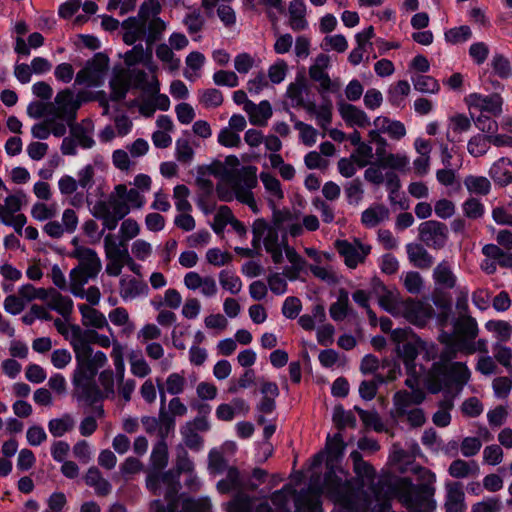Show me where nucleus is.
<instances>
[{
  "label": "nucleus",
  "instance_id": "nucleus-52",
  "mask_svg": "<svg viewBox=\"0 0 512 512\" xmlns=\"http://www.w3.org/2000/svg\"><path fill=\"white\" fill-rule=\"evenodd\" d=\"M411 91L410 84L406 80H400L391 85L387 92L388 101L393 106H401Z\"/></svg>",
  "mask_w": 512,
  "mask_h": 512
},
{
  "label": "nucleus",
  "instance_id": "nucleus-47",
  "mask_svg": "<svg viewBox=\"0 0 512 512\" xmlns=\"http://www.w3.org/2000/svg\"><path fill=\"white\" fill-rule=\"evenodd\" d=\"M85 483L93 487L95 493L98 495H107L111 491V484L103 478L101 472L96 467H91L88 469L85 475Z\"/></svg>",
  "mask_w": 512,
  "mask_h": 512
},
{
  "label": "nucleus",
  "instance_id": "nucleus-3",
  "mask_svg": "<svg viewBox=\"0 0 512 512\" xmlns=\"http://www.w3.org/2000/svg\"><path fill=\"white\" fill-rule=\"evenodd\" d=\"M257 183V167L240 166L238 157L230 155L225 158L221 180L216 186V195L224 202L237 200L258 213L259 208L252 191Z\"/></svg>",
  "mask_w": 512,
  "mask_h": 512
},
{
  "label": "nucleus",
  "instance_id": "nucleus-32",
  "mask_svg": "<svg viewBox=\"0 0 512 512\" xmlns=\"http://www.w3.org/2000/svg\"><path fill=\"white\" fill-rule=\"evenodd\" d=\"M421 453L420 447L416 441H411L409 451L404 450L399 445L395 444L389 455V461L398 466V469L404 471L405 466Z\"/></svg>",
  "mask_w": 512,
  "mask_h": 512
},
{
  "label": "nucleus",
  "instance_id": "nucleus-46",
  "mask_svg": "<svg viewBox=\"0 0 512 512\" xmlns=\"http://www.w3.org/2000/svg\"><path fill=\"white\" fill-rule=\"evenodd\" d=\"M389 216L388 209L383 205H373L362 212L361 222L368 228H373L386 220Z\"/></svg>",
  "mask_w": 512,
  "mask_h": 512
},
{
  "label": "nucleus",
  "instance_id": "nucleus-10",
  "mask_svg": "<svg viewBox=\"0 0 512 512\" xmlns=\"http://www.w3.org/2000/svg\"><path fill=\"white\" fill-rule=\"evenodd\" d=\"M330 66V57L327 54H319L309 68L310 78L319 84V93L325 96L329 93L339 92L341 85L337 80H331L327 70Z\"/></svg>",
  "mask_w": 512,
  "mask_h": 512
},
{
  "label": "nucleus",
  "instance_id": "nucleus-62",
  "mask_svg": "<svg viewBox=\"0 0 512 512\" xmlns=\"http://www.w3.org/2000/svg\"><path fill=\"white\" fill-rule=\"evenodd\" d=\"M494 358L512 375V348L497 342L493 345Z\"/></svg>",
  "mask_w": 512,
  "mask_h": 512
},
{
  "label": "nucleus",
  "instance_id": "nucleus-14",
  "mask_svg": "<svg viewBox=\"0 0 512 512\" xmlns=\"http://www.w3.org/2000/svg\"><path fill=\"white\" fill-rule=\"evenodd\" d=\"M335 247L339 254L344 258V262L350 269H355L360 263L364 262L370 253L371 247L361 243L359 240H337Z\"/></svg>",
  "mask_w": 512,
  "mask_h": 512
},
{
  "label": "nucleus",
  "instance_id": "nucleus-39",
  "mask_svg": "<svg viewBox=\"0 0 512 512\" xmlns=\"http://www.w3.org/2000/svg\"><path fill=\"white\" fill-rule=\"evenodd\" d=\"M409 261L417 268L428 269L433 264V257L420 244L409 243L406 245Z\"/></svg>",
  "mask_w": 512,
  "mask_h": 512
},
{
  "label": "nucleus",
  "instance_id": "nucleus-60",
  "mask_svg": "<svg viewBox=\"0 0 512 512\" xmlns=\"http://www.w3.org/2000/svg\"><path fill=\"white\" fill-rule=\"evenodd\" d=\"M288 64L284 59H277L272 63L267 70V77L269 82L273 85L281 84L288 74Z\"/></svg>",
  "mask_w": 512,
  "mask_h": 512
},
{
  "label": "nucleus",
  "instance_id": "nucleus-55",
  "mask_svg": "<svg viewBox=\"0 0 512 512\" xmlns=\"http://www.w3.org/2000/svg\"><path fill=\"white\" fill-rule=\"evenodd\" d=\"M376 152L383 165L391 169L403 171L409 165V157L405 153L384 154L380 151V148H377Z\"/></svg>",
  "mask_w": 512,
  "mask_h": 512
},
{
  "label": "nucleus",
  "instance_id": "nucleus-43",
  "mask_svg": "<svg viewBox=\"0 0 512 512\" xmlns=\"http://www.w3.org/2000/svg\"><path fill=\"white\" fill-rule=\"evenodd\" d=\"M168 446L165 439H160L154 446L150 455L149 471H162L168 465Z\"/></svg>",
  "mask_w": 512,
  "mask_h": 512
},
{
  "label": "nucleus",
  "instance_id": "nucleus-6",
  "mask_svg": "<svg viewBox=\"0 0 512 512\" xmlns=\"http://www.w3.org/2000/svg\"><path fill=\"white\" fill-rule=\"evenodd\" d=\"M449 360L442 359L432 365V368L425 380L427 390L436 394L442 390L448 389L450 382L453 383L458 391L469 382L471 371L465 363L453 362L447 364Z\"/></svg>",
  "mask_w": 512,
  "mask_h": 512
},
{
  "label": "nucleus",
  "instance_id": "nucleus-23",
  "mask_svg": "<svg viewBox=\"0 0 512 512\" xmlns=\"http://www.w3.org/2000/svg\"><path fill=\"white\" fill-rule=\"evenodd\" d=\"M141 422L147 433L153 434L158 432L161 439H165L175 426V420L163 409H160L158 418L145 416Z\"/></svg>",
  "mask_w": 512,
  "mask_h": 512
},
{
  "label": "nucleus",
  "instance_id": "nucleus-44",
  "mask_svg": "<svg viewBox=\"0 0 512 512\" xmlns=\"http://www.w3.org/2000/svg\"><path fill=\"white\" fill-rule=\"evenodd\" d=\"M296 512H322L319 493L305 491L295 501Z\"/></svg>",
  "mask_w": 512,
  "mask_h": 512
},
{
  "label": "nucleus",
  "instance_id": "nucleus-59",
  "mask_svg": "<svg viewBox=\"0 0 512 512\" xmlns=\"http://www.w3.org/2000/svg\"><path fill=\"white\" fill-rule=\"evenodd\" d=\"M145 352H146V355L151 360H161L159 363V367L162 372H165L171 368L172 356L170 357V359H168V358L163 359L165 351H164L163 346L160 343H158V342L148 343L145 347Z\"/></svg>",
  "mask_w": 512,
  "mask_h": 512
},
{
  "label": "nucleus",
  "instance_id": "nucleus-4",
  "mask_svg": "<svg viewBox=\"0 0 512 512\" xmlns=\"http://www.w3.org/2000/svg\"><path fill=\"white\" fill-rule=\"evenodd\" d=\"M283 214H274L273 224H269L266 220L259 218L256 219L252 225L253 233V246L259 247L260 243H263L267 253L271 255V258L275 264H281L283 262V253L291 266L286 268L285 275L289 280H296L305 266L304 258L297 253V251L287 244L286 237L283 236L279 239V231L281 227L280 217Z\"/></svg>",
  "mask_w": 512,
  "mask_h": 512
},
{
  "label": "nucleus",
  "instance_id": "nucleus-37",
  "mask_svg": "<svg viewBox=\"0 0 512 512\" xmlns=\"http://www.w3.org/2000/svg\"><path fill=\"white\" fill-rule=\"evenodd\" d=\"M260 180L264 186L267 200L269 204L274 208L276 204L284 197L281 183L275 176L267 172H262L260 174Z\"/></svg>",
  "mask_w": 512,
  "mask_h": 512
},
{
  "label": "nucleus",
  "instance_id": "nucleus-13",
  "mask_svg": "<svg viewBox=\"0 0 512 512\" xmlns=\"http://www.w3.org/2000/svg\"><path fill=\"white\" fill-rule=\"evenodd\" d=\"M484 259L481 261L480 268L488 275L497 271V266L503 268H512V253L506 252L496 244H486L482 247Z\"/></svg>",
  "mask_w": 512,
  "mask_h": 512
},
{
  "label": "nucleus",
  "instance_id": "nucleus-24",
  "mask_svg": "<svg viewBox=\"0 0 512 512\" xmlns=\"http://www.w3.org/2000/svg\"><path fill=\"white\" fill-rule=\"evenodd\" d=\"M432 278L436 287L441 289H454L457 285V275L454 272V263L444 259L433 270Z\"/></svg>",
  "mask_w": 512,
  "mask_h": 512
},
{
  "label": "nucleus",
  "instance_id": "nucleus-25",
  "mask_svg": "<svg viewBox=\"0 0 512 512\" xmlns=\"http://www.w3.org/2000/svg\"><path fill=\"white\" fill-rule=\"evenodd\" d=\"M147 284L140 279L126 275L120 279L119 293L124 301H131L148 294Z\"/></svg>",
  "mask_w": 512,
  "mask_h": 512
},
{
  "label": "nucleus",
  "instance_id": "nucleus-42",
  "mask_svg": "<svg viewBox=\"0 0 512 512\" xmlns=\"http://www.w3.org/2000/svg\"><path fill=\"white\" fill-rule=\"evenodd\" d=\"M205 62L206 58L203 53L199 51L190 52L185 59L186 68L184 70V77L189 81L198 79Z\"/></svg>",
  "mask_w": 512,
  "mask_h": 512
},
{
  "label": "nucleus",
  "instance_id": "nucleus-12",
  "mask_svg": "<svg viewBox=\"0 0 512 512\" xmlns=\"http://www.w3.org/2000/svg\"><path fill=\"white\" fill-rule=\"evenodd\" d=\"M82 104L81 93L75 94L70 89H64L54 98L53 113L56 117L65 120L68 125L75 119L76 112Z\"/></svg>",
  "mask_w": 512,
  "mask_h": 512
},
{
  "label": "nucleus",
  "instance_id": "nucleus-28",
  "mask_svg": "<svg viewBox=\"0 0 512 512\" xmlns=\"http://www.w3.org/2000/svg\"><path fill=\"white\" fill-rule=\"evenodd\" d=\"M338 110L344 122L350 127L366 128L370 124V119L365 111L352 104H339Z\"/></svg>",
  "mask_w": 512,
  "mask_h": 512
},
{
  "label": "nucleus",
  "instance_id": "nucleus-15",
  "mask_svg": "<svg viewBox=\"0 0 512 512\" xmlns=\"http://www.w3.org/2000/svg\"><path fill=\"white\" fill-rule=\"evenodd\" d=\"M419 238L427 246L441 249L448 240V229L444 223L428 220L419 225Z\"/></svg>",
  "mask_w": 512,
  "mask_h": 512
},
{
  "label": "nucleus",
  "instance_id": "nucleus-19",
  "mask_svg": "<svg viewBox=\"0 0 512 512\" xmlns=\"http://www.w3.org/2000/svg\"><path fill=\"white\" fill-rule=\"evenodd\" d=\"M110 199L115 205H126L129 212L131 209H142L146 204V197L141 191L135 188L128 189L125 184L116 185Z\"/></svg>",
  "mask_w": 512,
  "mask_h": 512
},
{
  "label": "nucleus",
  "instance_id": "nucleus-58",
  "mask_svg": "<svg viewBox=\"0 0 512 512\" xmlns=\"http://www.w3.org/2000/svg\"><path fill=\"white\" fill-rule=\"evenodd\" d=\"M241 486V479L239 471L230 467L227 470L226 477L217 483V490L219 493L227 494L232 491H236Z\"/></svg>",
  "mask_w": 512,
  "mask_h": 512
},
{
  "label": "nucleus",
  "instance_id": "nucleus-18",
  "mask_svg": "<svg viewBox=\"0 0 512 512\" xmlns=\"http://www.w3.org/2000/svg\"><path fill=\"white\" fill-rule=\"evenodd\" d=\"M465 101L470 110L479 111L481 114L489 113L497 116L502 112L503 99L499 94L471 93L465 98Z\"/></svg>",
  "mask_w": 512,
  "mask_h": 512
},
{
  "label": "nucleus",
  "instance_id": "nucleus-51",
  "mask_svg": "<svg viewBox=\"0 0 512 512\" xmlns=\"http://www.w3.org/2000/svg\"><path fill=\"white\" fill-rule=\"evenodd\" d=\"M487 331L493 333L500 343L508 342L512 336V325L504 320H489L485 323Z\"/></svg>",
  "mask_w": 512,
  "mask_h": 512
},
{
  "label": "nucleus",
  "instance_id": "nucleus-35",
  "mask_svg": "<svg viewBox=\"0 0 512 512\" xmlns=\"http://www.w3.org/2000/svg\"><path fill=\"white\" fill-rule=\"evenodd\" d=\"M247 115L249 121L253 125L264 126L271 118L273 111L271 104L267 100L261 101L259 104L254 102L247 104Z\"/></svg>",
  "mask_w": 512,
  "mask_h": 512
},
{
  "label": "nucleus",
  "instance_id": "nucleus-27",
  "mask_svg": "<svg viewBox=\"0 0 512 512\" xmlns=\"http://www.w3.org/2000/svg\"><path fill=\"white\" fill-rule=\"evenodd\" d=\"M123 41L127 45H133L136 41L145 39L147 36V22L141 17H132L126 19L123 24Z\"/></svg>",
  "mask_w": 512,
  "mask_h": 512
},
{
  "label": "nucleus",
  "instance_id": "nucleus-53",
  "mask_svg": "<svg viewBox=\"0 0 512 512\" xmlns=\"http://www.w3.org/2000/svg\"><path fill=\"white\" fill-rule=\"evenodd\" d=\"M58 213L56 203L35 202L31 207V216L36 221L44 222L53 219Z\"/></svg>",
  "mask_w": 512,
  "mask_h": 512
},
{
  "label": "nucleus",
  "instance_id": "nucleus-49",
  "mask_svg": "<svg viewBox=\"0 0 512 512\" xmlns=\"http://www.w3.org/2000/svg\"><path fill=\"white\" fill-rule=\"evenodd\" d=\"M218 278L223 290L233 295H237L241 292L243 287L242 280L232 270H221L219 272Z\"/></svg>",
  "mask_w": 512,
  "mask_h": 512
},
{
  "label": "nucleus",
  "instance_id": "nucleus-33",
  "mask_svg": "<svg viewBox=\"0 0 512 512\" xmlns=\"http://www.w3.org/2000/svg\"><path fill=\"white\" fill-rule=\"evenodd\" d=\"M373 125L383 134H387L392 140H401L406 136V127L399 120L378 116L374 119Z\"/></svg>",
  "mask_w": 512,
  "mask_h": 512
},
{
  "label": "nucleus",
  "instance_id": "nucleus-50",
  "mask_svg": "<svg viewBox=\"0 0 512 512\" xmlns=\"http://www.w3.org/2000/svg\"><path fill=\"white\" fill-rule=\"evenodd\" d=\"M464 185L470 194L485 196L491 191V182L487 177L468 175Z\"/></svg>",
  "mask_w": 512,
  "mask_h": 512
},
{
  "label": "nucleus",
  "instance_id": "nucleus-17",
  "mask_svg": "<svg viewBox=\"0 0 512 512\" xmlns=\"http://www.w3.org/2000/svg\"><path fill=\"white\" fill-rule=\"evenodd\" d=\"M96 331L83 330L77 325L70 326L67 338L75 352V358L91 357V344L95 343Z\"/></svg>",
  "mask_w": 512,
  "mask_h": 512
},
{
  "label": "nucleus",
  "instance_id": "nucleus-29",
  "mask_svg": "<svg viewBox=\"0 0 512 512\" xmlns=\"http://www.w3.org/2000/svg\"><path fill=\"white\" fill-rule=\"evenodd\" d=\"M488 174L496 185H509L512 183V161L506 157L499 158L491 165Z\"/></svg>",
  "mask_w": 512,
  "mask_h": 512
},
{
  "label": "nucleus",
  "instance_id": "nucleus-8",
  "mask_svg": "<svg viewBox=\"0 0 512 512\" xmlns=\"http://www.w3.org/2000/svg\"><path fill=\"white\" fill-rule=\"evenodd\" d=\"M25 201L26 196L21 192L8 195L0 204V223L21 233L27 222L26 216L21 213Z\"/></svg>",
  "mask_w": 512,
  "mask_h": 512
},
{
  "label": "nucleus",
  "instance_id": "nucleus-41",
  "mask_svg": "<svg viewBox=\"0 0 512 512\" xmlns=\"http://www.w3.org/2000/svg\"><path fill=\"white\" fill-rule=\"evenodd\" d=\"M421 346L422 342L420 340L408 342L403 344L402 346H398L397 352L405 364L407 373H416V368L418 367L415 364V360L418 356L419 348Z\"/></svg>",
  "mask_w": 512,
  "mask_h": 512
},
{
  "label": "nucleus",
  "instance_id": "nucleus-56",
  "mask_svg": "<svg viewBox=\"0 0 512 512\" xmlns=\"http://www.w3.org/2000/svg\"><path fill=\"white\" fill-rule=\"evenodd\" d=\"M326 319L325 309L321 305H315L310 314H304L299 317V325L307 331L315 328L316 324L323 323Z\"/></svg>",
  "mask_w": 512,
  "mask_h": 512
},
{
  "label": "nucleus",
  "instance_id": "nucleus-54",
  "mask_svg": "<svg viewBox=\"0 0 512 512\" xmlns=\"http://www.w3.org/2000/svg\"><path fill=\"white\" fill-rule=\"evenodd\" d=\"M350 298L345 290H340L337 301L330 306L329 313L334 321H341L349 313Z\"/></svg>",
  "mask_w": 512,
  "mask_h": 512
},
{
  "label": "nucleus",
  "instance_id": "nucleus-34",
  "mask_svg": "<svg viewBox=\"0 0 512 512\" xmlns=\"http://www.w3.org/2000/svg\"><path fill=\"white\" fill-rule=\"evenodd\" d=\"M83 326L93 329L109 328L105 315L88 304H78Z\"/></svg>",
  "mask_w": 512,
  "mask_h": 512
},
{
  "label": "nucleus",
  "instance_id": "nucleus-5",
  "mask_svg": "<svg viewBox=\"0 0 512 512\" xmlns=\"http://www.w3.org/2000/svg\"><path fill=\"white\" fill-rule=\"evenodd\" d=\"M478 333V324L474 318L468 316L458 319L453 332H442L439 335V341L445 346L442 359L452 360L459 352L467 355L476 352L487 353V340H475Z\"/></svg>",
  "mask_w": 512,
  "mask_h": 512
},
{
  "label": "nucleus",
  "instance_id": "nucleus-48",
  "mask_svg": "<svg viewBox=\"0 0 512 512\" xmlns=\"http://www.w3.org/2000/svg\"><path fill=\"white\" fill-rule=\"evenodd\" d=\"M131 373L138 378H145L151 373V367L140 350H132L128 354Z\"/></svg>",
  "mask_w": 512,
  "mask_h": 512
},
{
  "label": "nucleus",
  "instance_id": "nucleus-21",
  "mask_svg": "<svg viewBox=\"0 0 512 512\" xmlns=\"http://www.w3.org/2000/svg\"><path fill=\"white\" fill-rule=\"evenodd\" d=\"M110 204L112 206V212H110L104 204H99L94 206L93 215L102 220L104 229L114 230L119 220L129 214V208L126 205H115L111 199Z\"/></svg>",
  "mask_w": 512,
  "mask_h": 512
},
{
  "label": "nucleus",
  "instance_id": "nucleus-22",
  "mask_svg": "<svg viewBox=\"0 0 512 512\" xmlns=\"http://www.w3.org/2000/svg\"><path fill=\"white\" fill-rule=\"evenodd\" d=\"M345 450V443L340 433H336L333 436L328 435L326 440V447L324 453H319L313 458V466L320 464L324 457L326 458L327 466L332 465L333 462L338 461ZM334 468L333 466L330 467Z\"/></svg>",
  "mask_w": 512,
  "mask_h": 512
},
{
  "label": "nucleus",
  "instance_id": "nucleus-61",
  "mask_svg": "<svg viewBox=\"0 0 512 512\" xmlns=\"http://www.w3.org/2000/svg\"><path fill=\"white\" fill-rule=\"evenodd\" d=\"M97 276H92L88 272L86 273L83 269L76 266L69 273V290L71 293L78 291L85 287V285Z\"/></svg>",
  "mask_w": 512,
  "mask_h": 512
},
{
  "label": "nucleus",
  "instance_id": "nucleus-26",
  "mask_svg": "<svg viewBox=\"0 0 512 512\" xmlns=\"http://www.w3.org/2000/svg\"><path fill=\"white\" fill-rule=\"evenodd\" d=\"M446 512H465V494L462 484L459 482H449L446 484Z\"/></svg>",
  "mask_w": 512,
  "mask_h": 512
},
{
  "label": "nucleus",
  "instance_id": "nucleus-16",
  "mask_svg": "<svg viewBox=\"0 0 512 512\" xmlns=\"http://www.w3.org/2000/svg\"><path fill=\"white\" fill-rule=\"evenodd\" d=\"M184 286L192 292H198L205 298H213L218 293V286L214 277L201 275L196 271H189L183 277Z\"/></svg>",
  "mask_w": 512,
  "mask_h": 512
},
{
  "label": "nucleus",
  "instance_id": "nucleus-30",
  "mask_svg": "<svg viewBox=\"0 0 512 512\" xmlns=\"http://www.w3.org/2000/svg\"><path fill=\"white\" fill-rule=\"evenodd\" d=\"M47 303L49 309L58 312L61 315H67L72 312L73 301L69 296L62 295L53 288H46L42 299Z\"/></svg>",
  "mask_w": 512,
  "mask_h": 512
},
{
  "label": "nucleus",
  "instance_id": "nucleus-63",
  "mask_svg": "<svg viewBox=\"0 0 512 512\" xmlns=\"http://www.w3.org/2000/svg\"><path fill=\"white\" fill-rule=\"evenodd\" d=\"M187 381L184 372H174L167 376L165 382L166 392L170 395H180L184 392Z\"/></svg>",
  "mask_w": 512,
  "mask_h": 512
},
{
  "label": "nucleus",
  "instance_id": "nucleus-45",
  "mask_svg": "<svg viewBox=\"0 0 512 512\" xmlns=\"http://www.w3.org/2000/svg\"><path fill=\"white\" fill-rule=\"evenodd\" d=\"M155 54L157 59L163 64V66L170 72L177 71L181 66V60L174 53L166 43H161L156 46Z\"/></svg>",
  "mask_w": 512,
  "mask_h": 512
},
{
  "label": "nucleus",
  "instance_id": "nucleus-57",
  "mask_svg": "<svg viewBox=\"0 0 512 512\" xmlns=\"http://www.w3.org/2000/svg\"><path fill=\"white\" fill-rule=\"evenodd\" d=\"M75 426L73 417L69 414H64L59 418L51 419L48 423L49 432L54 437H61L67 432H70Z\"/></svg>",
  "mask_w": 512,
  "mask_h": 512
},
{
  "label": "nucleus",
  "instance_id": "nucleus-1",
  "mask_svg": "<svg viewBox=\"0 0 512 512\" xmlns=\"http://www.w3.org/2000/svg\"><path fill=\"white\" fill-rule=\"evenodd\" d=\"M146 488L154 495L164 494L169 502L167 506L161 500H154L150 504L151 512H175V505L172 502L178 490L180 483L178 475L174 471H148L146 477ZM271 500L275 506V512H290L288 493L282 489L275 491ZM211 503L208 498H185L182 501L181 512H210ZM226 512H274L267 503H261L255 511H252V500L244 494L236 495L233 500L225 505Z\"/></svg>",
  "mask_w": 512,
  "mask_h": 512
},
{
  "label": "nucleus",
  "instance_id": "nucleus-7",
  "mask_svg": "<svg viewBox=\"0 0 512 512\" xmlns=\"http://www.w3.org/2000/svg\"><path fill=\"white\" fill-rule=\"evenodd\" d=\"M424 400L425 393L423 390L398 391L393 397L391 415L395 419L405 417L411 427H421L426 422L425 413L423 409L413 406L421 404Z\"/></svg>",
  "mask_w": 512,
  "mask_h": 512
},
{
  "label": "nucleus",
  "instance_id": "nucleus-20",
  "mask_svg": "<svg viewBox=\"0 0 512 512\" xmlns=\"http://www.w3.org/2000/svg\"><path fill=\"white\" fill-rule=\"evenodd\" d=\"M71 256L78 260V267L92 276H98L102 269V262L95 250L78 245L74 248Z\"/></svg>",
  "mask_w": 512,
  "mask_h": 512
},
{
  "label": "nucleus",
  "instance_id": "nucleus-2",
  "mask_svg": "<svg viewBox=\"0 0 512 512\" xmlns=\"http://www.w3.org/2000/svg\"><path fill=\"white\" fill-rule=\"evenodd\" d=\"M357 479H349L348 473L340 467L331 468L325 475L323 492H325L339 508L352 512H366L369 503L362 499L360 489L371 485L375 471L371 465L363 461L360 452L350 454Z\"/></svg>",
  "mask_w": 512,
  "mask_h": 512
},
{
  "label": "nucleus",
  "instance_id": "nucleus-9",
  "mask_svg": "<svg viewBox=\"0 0 512 512\" xmlns=\"http://www.w3.org/2000/svg\"><path fill=\"white\" fill-rule=\"evenodd\" d=\"M397 317L404 318L410 324L417 327H424L432 318L433 307L425 301L407 298L403 299Z\"/></svg>",
  "mask_w": 512,
  "mask_h": 512
},
{
  "label": "nucleus",
  "instance_id": "nucleus-31",
  "mask_svg": "<svg viewBox=\"0 0 512 512\" xmlns=\"http://www.w3.org/2000/svg\"><path fill=\"white\" fill-rule=\"evenodd\" d=\"M378 304L387 313L393 317H397L400 304L403 302V298L397 290H390L384 285L379 286Z\"/></svg>",
  "mask_w": 512,
  "mask_h": 512
},
{
  "label": "nucleus",
  "instance_id": "nucleus-36",
  "mask_svg": "<svg viewBox=\"0 0 512 512\" xmlns=\"http://www.w3.org/2000/svg\"><path fill=\"white\" fill-rule=\"evenodd\" d=\"M289 26L294 31H302L308 27L306 5L303 0H292L288 7Z\"/></svg>",
  "mask_w": 512,
  "mask_h": 512
},
{
  "label": "nucleus",
  "instance_id": "nucleus-38",
  "mask_svg": "<svg viewBox=\"0 0 512 512\" xmlns=\"http://www.w3.org/2000/svg\"><path fill=\"white\" fill-rule=\"evenodd\" d=\"M88 358L76 359L77 366L74 371L73 383L77 387H87L97 373V370L87 361Z\"/></svg>",
  "mask_w": 512,
  "mask_h": 512
},
{
  "label": "nucleus",
  "instance_id": "nucleus-40",
  "mask_svg": "<svg viewBox=\"0 0 512 512\" xmlns=\"http://www.w3.org/2000/svg\"><path fill=\"white\" fill-rule=\"evenodd\" d=\"M479 472V466L475 461H465L462 459L454 460L448 468L449 475L457 479L475 477L479 475Z\"/></svg>",
  "mask_w": 512,
  "mask_h": 512
},
{
  "label": "nucleus",
  "instance_id": "nucleus-64",
  "mask_svg": "<svg viewBox=\"0 0 512 512\" xmlns=\"http://www.w3.org/2000/svg\"><path fill=\"white\" fill-rule=\"evenodd\" d=\"M403 286L411 294H419L424 288V281L420 273L408 271L401 276Z\"/></svg>",
  "mask_w": 512,
  "mask_h": 512
},
{
  "label": "nucleus",
  "instance_id": "nucleus-11",
  "mask_svg": "<svg viewBox=\"0 0 512 512\" xmlns=\"http://www.w3.org/2000/svg\"><path fill=\"white\" fill-rule=\"evenodd\" d=\"M108 71V59L102 56L88 61L85 66L76 74L75 84L86 87L100 86Z\"/></svg>",
  "mask_w": 512,
  "mask_h": 512
}]
</instances>
